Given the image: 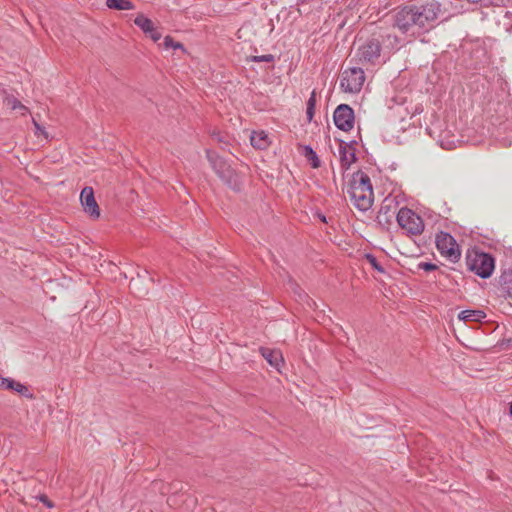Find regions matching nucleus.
Returning a JSON list of instances; mask_svg holds the SVG:
<instances>
[{
  "instance_id": "nucleus-2",
  "label": "nucleus",
  "mask_w": 512,
  "mask_h": 512,
  "mask_svg": "<svg viewBox=\"0 0 512 512\" xmlns=\"http://www.w3.org/2000/svg\"><path fill=\"white\" fill-rule=\"evenodd\" d=\"M206 156L213 170L221 178V180L231 189L239 191L242 186V181L239 174L215 152L207 149Z\"/></svg>"
},
{
  "instance_id": "nucleus-35",
  "label": "nucleus",
  "mask_w": 512,
  "mask_h": 512,
  "mask_svg": "<svg viewBox=\"0 0 512 512\" xmlns=\"http://www.w3.org/2000/svg\"><path fill=\"white\" fill-rule=\"evenodd\" d=\"M97 262H100L102 258H95Z\"/></svg>"
},
{
  "instance_id": "nucleus-31",
  "label": "nucleus",
  "mask_w": 512,
  "mask_h": 512,
  "mask_svg": "<svg viewBox=\"0 0 512 512\" xmlns=\"http://www.w3.org/2000/svg\"><path fill=\"white\" fill-rule=\"evenodd\" d=\"M104 263H106V264H107V266H108L109 268H110V267H112V266H114V263H113L112 261H110V260H108V261H107V260H104V261H103V263H100V267L104 268Z\"/></svg>"
},
{
  "instance_id": "nucleus-20",
  "label": "nucleus",
  "mask_w": 512,
  "mask_h": 512,
  "mask_svg": "<svg viewBox=\"0 0 512 512\" xmlns=\"http://www.w3.org/2000/svg\"><path fill=\"white\" fill-rule=\"evenodd\" d=\"M4 103L12 110H21L22 115H25L28 112V108L12 95H6L4 98Z\"/></svg>"
},
{
  "instance_id": "nucleus-6",
  "label": "nucleus",
  "mask_w": 512,
  "mask_h": 512,
  "mask_svg": "<svg viewBox=\"0 0 512 512\" xmlns=\"http://www.w3.org/2000/svg\"><path fill=\"white\" fill-rule=\"evenodd\" d=\"M467 268L477 276L489 278L495 269V258H465Z\"/></svg>"
},
{
  "instance_id": "nucleus-15",
  "label": "nucleus",
  "mask_w": 512,
  "mask_h": 512,
  "mask_svg": "<svg viewBox=\"0 0 512 512\" xmlns=\"http://www.w3.org/2000/svg\"><path fill=\"white\" fill-rule=\"evenodd\" d=\"M251 145L257 149H266L270 145L268 134L264 131L253 132L250 137Z\"/></svg>"
},
{
  "instance_id": "nucleus-21",
  "label": "nucleus",
  "mask_w": 512,
  "mask_h": 512,
  "mask_svg": "<svg viewBox=\"0 0 512 512\" xmlns=\"http://www.w3.org/2000/svg\"><path fill=\"white\" fill-rule=\"evenodd\" d=\"M366 260L371 265V267L378 271L379 273H387L385 266L379 261L378 258H366Z\"/></svg>"
},
{
  "instance_id": "nucleus-9",
  "label": "nucleus",
  "mask_w": 512,
  "mask_h": 512,
  "mask_svg": "<svg viewBox=\"0 0 512 512\" xmlns=\"http://www.w3.org/2000/svg\"><path fill=\"white\" fill-rule=\"evenodd\" d=\"M80 202L86 214L94 219L100 217V208L96 202L92 187L86 186L82 189L80 194Z\"/></svg>"
},
{
  "instance_id": "nucleus-7",
  "label": "nucleus",
  "mask_w": 512,
  "mask_h": 512,
  "mask_svg": "<svg viewBox=\"0 0 512 512\" xmlns=\"http://www.w3.org/2000/svg\"><path fill=\"white\" fill-rule=\"evenodd\" d=\"M347 193L351 202L361 211L368 210L373 203V189L361 190L357 187H349Z\"/></svg>"
},
{
  "instance_id": "nucleus-25",
  "label": "nucleus",
  "mask_w": 512,
  "mask_h": 512,
  "mask_svg": "<svg viewBox=\"0 0 512 512\" xmlns=\"http://www.w3.org/2000/svg\"><path fill=\"white\" fill-rule=\"evenodd\" d=\"M272 60L273 56L271 54L253 57V61L255 62H271Z\"/></svg>"
},
{
  "instance_id": "nucleus-10",
  "label": "nucleus",
  "mask_w": 512,
  "mask_h": 512,
  "mask_svg": "<svg viewBox=\"0 0 512 512\" xmlns=\"http://www.w3.org/2000/svg\"><path fill=\"white\" fill-rule=\"evenodd\" d=\"M381 46L376 39L368 40L358 48L357 57L362 63H375L380 57Z\"/></svg>"
},
{
  "instance_id": "nucleus-16",
  "label": "nucleus",
  "mask_w": 512,
  "mask_h": 512,
  "mask_svg": "<svg viewBox=\"0 0 512 512\" xmlns=\"http://www.w3.org/2000/svg\"><path fill=\"white\" fill-rule=\"evenodd\" d=\"M486 317V313L482 310H463L459 313L458 318L464 322H480Z\"/></svg>"
},
{
  "instance_id": "nucleus-5",
  "label": "nucleus",
  "mask_w": 512,
  "mask_h": 512,
  "mask_svg": "<svg viewBox=\"0 0 512 512\" xmlns=\"http://www.w3.org/2000/svg\"><path fill=\"white\" fill-rule=\"evenodd\" d=\"M435 244L442 256H461L460 244L447 232L440 231L437 233Z\"/></svg>"
},
{
  "instance_id": "nucleus-32",
  "label": "nucleus",
  "mask_w": 512,
  "mask_h": 512,
  "mask_svg": "<svg viewBox=\"0 0 512 512\" xmlns=\"http://www.w3.org/2000/svg\"><path fill=\"white\" fill-rule=\"evenodd\" d=\"M476 256L484 257V256H490V255L488 253L481 252V253H477Z\"/></svg>"
},
{
  "instance_id": "nucleus-11",
  "label": "nucleus",
  "mask_w": 512,
  "mask_h": 512,
  "mask_svg": "<svg viewBox=\"0 0 512 512\" xmlns=\"http://www.w3.org/2000/svg\"><path fill=\"white\" fill-rule=\"evenodd\" d=\"M0 386L7 390H13L19 393L22 396H25L27 398H32L33 395L29 392V389L24 384L17 382L10 378H1L0 379Z\"/></svg>"
},
{
  "instance_id": "nucleus-17",
  "label": "nucleus",
  "mask_w": 512,
  "mask_h": 512,
  "mask_svg": "<svg viewBox=\"0 0 512 512\" xmlns=\"http://www.w3.org/2000/svg\"><path fill=\"white\" fill-rule=\"evenodd\" d=\"M350 187H357L361 190H364L366 187L367 189H372L371 181L368 175H366L363 172H357L353 180L350 184Z\"/></svg>"
},
{
  "instance_id": "nucleus-4",
  "label": "nucleus",
  "mask_w": 512,
  "mask_h": 512,
  "mask_svg": "<svg viewBox=\"0 0 512 512\" xmlns=\"http://www.w3.org/2000/svg\"><path fill=\"white\" fill-rule=\"evenodd\" d=\"M365 81V74L362 68L353 67L342 73L340 86L345 92L357 93L361 90Z\"/></svg>"
},
{
  "instance_id": "nucleus-12",
  "label": "nucleus",
  "mask_w": 512,
  "mask_h": 512,
  "mask_svg": "<svg viewBox=\"0 0 512 512\" xmlns=\"http://www.w3.org/2000/svg\"><path fill=\"white\" fill-rule=\"evenodd\" d=\"M260 353L272 367L277 370L280 369L281 364H283V356L280 350L261 347Z\"/></svg>"
},
{
  "instance_id": "nucleus-1",
  "label": "nucleus",
  "mask_w": 512,
  "mask_h": 512,
  "mask_svg": "<svg viewBox=\"0 0 512 512\" xmlns=\"http://www.w3.org/2000/svg\"><path fill=\"white\" fill-rule=\"evenodd\" d=\"M440 4L432 1L420 6H407L399 10L395 26L403 33L416 36L422 30H428L438 18Z\"/></svg>"
},
{
  "instance_id": "nucleus-23",
  "label": "nucleus",
  "mask_w": 512,
  "mask_h": 512,
  "mask_svg": "<svg viewBox=\"0 0 512 512\" xmlns=\"http://www.w3.org/2000/svg\"><path fill=\"white\" fill-rule=\"evenodd\" d=\"M164 46L165 48L183 49V45L180 42H175L170 36L164 38Z\"/></svg>"
},
{
  "instance_id": "nucleus-33",
  "label": "nucleus",
  "mask_w": 512,
  "mask_h": 512,
  "mask_svg": "<svg viewBox=\"0 0 512 512\" xmlns=\"http://www.w3.org/2000/svg\"><path fill=\"white\" fill-rule=\"evenodd\" d=\"M509 411H510V415L512 416V402L510 403Z\"/></svg>"
},
{
  "instance_id": "nucleus-29",
  "label": "nucleus",
  "mask_w": 512,
  "mask_h": 512,
  "mask_svg": "<svg viewBox=\"0 0 512 512\" xmlns=\"http://www.w3.org/2000/svg\"><path fill=\"white\" fill-rule=\"evenodd\" d=\"M148 35L151 37L153 41H158L161 38V33L156 30V28H153L152 31L148 33Z\"/></svg>"
},
{
  "instance_id": "nucleus-27",
  "label": "nucleus",
  "mask_w": 512,
  "mask_h": 512,
  "mask_svg": "<svg viewBox=\"0 0 512 512\" xmlns=\"http://www.w3.org/2000/svg\"><path fill=\"white\" fill-rule=\"evenodd\" d=\"M315 105H316V92L312 91L310 98L308 99V102H307V107L310 109H315Z\"/></svg>"
},
{
  "instance_id": "nucleus-14",
  "label": "nucleus",
  "mask_w": 512,
  "mask_h": 512,
  "mask_svg": "<svg viewBox=\"0 0 512 512\" xmlns=\"http://www.w3.org/2000/svg\"><path fill=\"white\" fill-rule=\"evenodd\" d=\"M499 284L504 295L512 298V269L504 270L501 273Z\"/></svg>"
},
{
  "instance_id": "nucleus-30",
  "label": "nucleus",
  "mask_w": 512,
  "mask_h": 512,
  "mask_svg": "<svg viewBox=\"0 0 512 512\" xmlns=\"http://www.w3.org/2000/svg\"><path fill=\"white\" fill-rule=\"evenodd\" d=\"M306 114H307L308 120L311 121L313 119V116H314V109H310V108L307 107Z\"/></svg>"
},
{
  "instance_id": "nucleus-13",
  "label": "nucleus",
  "mask_w": 512,
  "mask_h": 512,
  "mask_svg": "<svg viewBox=\"0 0 512 512\" xmlns=\"http://www.w3.org/2000/svg\"><path fill=\"white\" fill-rule=\"evenodd\" d=\"M339 155H340V166L343 171H346L350 168L351 164L355 162L356 156L353 148L346 147L340 145L339 147Z\"/></svg>"
},
{
  "instance_id": "nucleus-34",
  "label": "nucleus",
  "mask_w": 512,
  "mask_h": 512,
  "mask_svg": "<svg viewBox=\"0 0 512 512\" xmlns=\"http://www.w3.org/2000/svg\"><path fill=\"white\" fill-rule=\"evenodd\" d=\"M450 259L452 260V262H453V263H456V260H457L458 258H450Z\"/></svg>"
},
{
  "instance_id": "nucleus-24",
  "label": "nucleus",
  "mask_w": 512,
  "mask_h": 512,
  "mask_svg": "<svg viewBox=\"0 0 512 512\" xmlns=\"http://www.w3.org/2000/svg\"><path fill=\"white\" fill-rule=\"evenodd\" d=\"M33 125L35 128L36 135H43L45 138H48V135H47L45 129L35 119H33Z\"/></svg>"
},
{
  "instance_id": "nucleus-22",
  "label": "nucleus",
  "mask_w": 512,
  "mask_h": 512,
  "mask_svg": "<svg viewBox=\"0 0 512 512\" xmlns=\"http://www.w3.org/2000/svg\"><path fill=\"white\" fill-rule=\"evenodd\" d=\"M306 157L311 160L313 168H318L320 166V161L311 147H306Z\"/></svg>"
},
{
  "instance_id": "nucleus-8",
  "label": "nucleus",
  "mask_w": 512,
  "mask_h": 512,
  "mask_svg": "<svg viewBox=\"0 0 512 512\" xmlns=\"http://www.w3.org/2000/svg\"><path fill=\"white\" fill-rule=\"evenodd\" d=\"M336 127L343 131H350L354 126V111L347 104L339 105L333 115Z\"/></svg>"
},
{
  "instance_id": "nucleus-19",
  "label": "nucleus",
  "mask_w": 512,
  "mask_h": 512,
  "mask_svg": "<svg viewBox=\"0 0 512 512\" xmlns=\"http://www.w3.org/2000/svg\"><path fill=\"white\" fill-rule=\"evenodd\" d=\"M134 23L146 34L155 28L153 22L142 14L135 18Z\"/></svg>"
},
{
  "instance_id": "nucleus-26",
  "label": "nucleus",
  "mask_w": 512,
  "mask_h": 512,
  "mask_svg": "<svg viewBox=\"0 0 512 512\" xmlns=\"http://www.w3.org/2000/svg\"><path fill=\"white\" fill-rule=\"evenodd\" d=\"M418 266L419 268L424 269L425 271H432L437 269V265L429 262L420 263Z\"/></svg>"
},
{
  "instance_id": "nucleus-18",
  "label": "nucleus",
  "mask_w": 512,
  "mask_h": 512,
  "mask_svg": "<svg viewBox=\"0 0 512 512\" xmlns=\"http://www.w3.org/2000/svg\"><path fill=\"white\" fill-rule=\"evenodd\" d=\"M106 5L109 9L115 10L134 9V4L130 0H106Z\"/></svg>"
},
{
  "instance_id": "nucleus-3",
  "label": "nucleus",
  "mask_w": 512,
  "mask_h": 512,
  "mask_svg": "<svg viewBox=\"0 0 512 512\" xmlns=\"http://www.w3.org/2000/svg\"><path fill=\"white\" fill-rule=\"evenodd\" d=\"M397 222L402 229L412 235L421 234L424 230L422 218L408 208H401L398 211Z\"/></svg>"
},
{
  "instance_id": "nucleus-28",
  "label": "nucleus",
  "mask_w": 512,
  "mask_h": 512,
  "mask_svg": "<svg viewBox=\"0 0 512 512\" xmlns=\"http://www.w3.org/2000/svg\"><path fill=\"white\" fill-rule=\"evenodd\" d=\"M38 499L47 507V508H52L54 507V504L51 500H49V498L46 496V495H40L38 497Z\"/></svg>"
}]
</instances>
